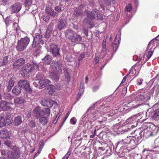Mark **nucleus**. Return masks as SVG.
<instances>
[{
    "instance_id": "nucleus-1",
    "label": "nucleus",
    "mask_w": 159,
    "mask_h": 159,
    "mask_svg": "<svg viewBox=\"0 0 159 159\" xmlns=\"http://www.w3.org/2000/svg\"><path fill=\"white\" fill-rule=\"evenodd\" d=\"M84 14L87 17L84 20L83 23L87 25H91L90 27V28L94 26L92 21L94 19H96L97 20H102L103 19L102 15L96 9H93L91 12L86 10L84 12Z\"/></svg>"
},
{
    "instance_id": "nucleus-2",
    "label": "nucleus",
    "mask_w": 159,
    "mask_h": 159,
    "mask_svg": "<svg viewBox=\"0 0 159 159\" xmlns=\"http://www.w3.org/2000/svg\"><path fill=\"white\" fill-rule=\"evenodd\" d=\"M30 40L28 37L22 38L17 42L16 48L19 52L24 51L27 47L30 42Z\"/></svg>"
},
{
    "instance_id": "nucleus-3",
    "label": "nucleus",
    "mask_w": 159,
    "mask_h": 159,
    "mask_svg": "<svg viewBox=\"0 0 159 159\" xmlns=\"http://www.w3.org/2000/svg\"><path fill=\"white\" fill-rule=\"evenodd\" d=\"M35 67L38 68L39 65L33 61L31 64H27L24 65L22 68V71L25 75H27L33 71Z\"/></svg>"
},
{
    "instance_id": "nucleus-4",
    "label": "nucleus",
    "mask_w": 159,
    "mask_h": 159,
    "mask_svg": "<svg viewBox=\"0 0 159 159\" xmlns=\"http://www.w3.org/2000/svg\"><path fill=\"white\" fill-rule=\"evenodd\" d=\"M49 51L54 57H60L61 55L60 53V48L56 44H52L50 46Z\"/></svg>"
},
{
    "instance_id": "nucleus-5",
    "label": "nucleus",
    "mask_w": 159,
    "mask_h": 159,
    "mask_svg": "<svg viewBox=\"0 0 159 159\" xmlns=\"http://www.w3.org/2000/svg\"><path fill=\"white\" fill-rule=\"evenodd\" d=\"M18 85L21 88L24 89L25 91L29 93L31 92V89L30 87L29 81L26 80H21L18 83Z\"/></svg>"
},
{
    "instance_id": "nucleus-6",
    "label": "nucleus",
    "mask_w": 159,
    "mask_h": 159,
    "mask_svg": "<svg viewBox=\"0 0 159 159\" xmlns=\"http://www.w3.org/2000/svg\"><path fill=\"white\" fill-rule=\"evenodd\" d=\"M34 37V41L32 45L33 48H35L41 41H43V36L40 34H36Z\"/></svg>"
},
{
    "instance_id": "nucleus-7",
    "label": "nucleus",
    "mask_w": 159,
    "mask_h": 159,
    "mask_svg": "<svg viewBox=\"0 0 159 159\" xmlns=\"http://www.w3.org/2000/svg\"><path fill=\"white\" fill-rule=\"evenodd\" d=\"M67 22L66 19L64 18H60L57 25V28L59 31L65 28L67 26Z\"/></svg>"
},
{
    "instance_id": "nucleus-8",
    "label": "nucleus",
    "mask_w": 159,
    "mask_h": 159,
    "mask_svg": "<svg viewBox=\"0 0 159 159\" xmlns=\"http://www.w3.org/2000/svg\"><path fill=\"white\" fill-rule=\"evenodd\" d=\"M50 82L51 81L50 80L46 79L45 77L44 79L41 80L38 82V86L39 89L43 88L46 86L47 84Z\"/></svg>"
},
{
    "instance_id": "nucleus-9",
    "label": "nucleus",
    "mask_w": 159,
    "mask_h": 159,
    "mask_svg": "<svg viewBox=\"0 0 159 159\" xmlns=\"http://www.w3.org/2000/svg\"><path fill=\"white\" fill-rule=\"evenodd\" d=\"M21 4L20 3H16L13 5L11 7V11L13 12H17L21 9Z\"/></svg>"
},
{
    "instance_id": "nucleus-10",
    "label": "nucleus",
    "mask_w": 159,
    "mask_h": 159,
    "mask_svg": "<svg viewBox=\"0 0 159 159\" xmlns=\"http://www.w3.org/2000/svg\"><path fill=\"white\" fill-rule=\"evenodd\" d=\"M83 7V6L81 5L74 10L73 15L75 17H78L80 16H81L83 15V13L81 9V8Z\"/></svg>"
},
{
    "instance_id": "nucleus-11",
    "label": "nucleus",
    "mask_w": 159,
    "mask_h": 159,
    "mask_svg": "<svg viewBox=\"0 0 159 159\" xmlns=\"http://www.w3.org/2000/svg\"><path fill=\"white\" fill-rule=\"evenodd\" d=\"M11 104L5 101H2L0 104V107L4 109H9L11 108Z\"/></svg>"
},
{
    "instance_id": "nucleus-12",
    "label": "nucleus",
    "mask_w": 159,
    "mask_h": 159,
    "mask_svg": "<svg viewBox=\"0 0 159 159\" xmlns=\"http://www.w3.org/2000/svg\"><path fill=\"white\" fill-rule=\"evenodd\" d=\"M81 39L82 37L80 36L75 34H74L71 38L70 39V40L74 43H79L81 40Z\"/></svg>"
},
{
    "instance_id": "nucleus-13",
    "label": "nucleus",
    "mask_w": 159,
    "mask_h": 159,
    "mask_svg": "<svg viewBox=\"0 0 159 159\" xmlns=\"http://www.w3.org/2000/svg\"><path fill=\"white\" fill-rule=\"evenodd\" d=\"M51 71L52 72H57L59 73H62V70L60 66H57V64L55 63L51 65Z\"/></svg>"
},
{
    "instance_id": "nucleus-14",
    "label": "nucleus",
    "mask_w": 159,
    "mask_h": 159,
    "mask_svg": "<svg viewBox=\"0 0 159 159\" xmlns=\"http://www.w3.org/2000/svg\"><path fill=\"white\" fill-rule=\"evenodd\" d=\"M45 11L47 13L53 17H55L57 13L54 11L52 8L50 6H47L45 9Z\"/></svg>"
},
{
    "instance_id": "nucleus-15",
    "label": "nucleus",
    "mask_w": 159,
    "mask_h": 159,
    "mask_svg": "<svg viewBox=\"0 0 159 159\" xmlns=\"http://www.w3.org/2000/svg\"><path fill=\"white\" fill-rule=\"evenodd\" d=\"M118 36L119 37V35L118 34H117L116 35L114 43L112 44V45L113 50L114 52H116V51L119 44V40L120 39H117Z\"/></svg>"
},
{
    "instance_id": "nucleus-16",
    "label": "nucleus",
    "mask_w": 159,
    "mask_h": 159,
    "mask_svg": "<svg viewBox=\"0 0 159 159\" xmlns=\"http://www.w3.org/2000/svg\"><path fill=\"white\" fill-rule=\"evenodd\" d=\"M25 59L23 58H20L16 61L13 64L14 67L16 68L18 66H20L25 63Z\"/></svg>"
},
{
    "instance_id": "nucleus-17",
    "label": "nucleus",
    "mask_w": 159,
    "mask_h": 159,
    "mask_svg": "<svg viewBox=\"0 0 159 159\" xmlns=\"http://www.w3.org/2000/svg\"><path fill=\"white\" fill-rule=\"evenodd\" d=\"M10 136L9 133L7 129H4L1 131L0 137L1 138H8Z\"/></svg>"
},
{
    "instance_id": "nucleus-18",
    "label": "nucleus",
    "mask_w": 159,
    "mask_h": 159,
    "mask_svg": "<svg viewBox=\"0 0 159 159\" xmlns=\"http://www.w3.org/2000/svg\"><path fill=\"white\" fill-rule=\"evenodd\" d=\"M62 73H59L57 72H52L51 74V79L56 81H58L60 78V75Z\"/></svg>"
},
{
    "instance_id": "nucleus-19",
    "label": "nucleus",
    "mask_w": 159,
    "mask_h": 159,
    "mask_svg": "<svg viewBox=\"0 0 159 159\" xmlns=\"http://www.w3.org/2000/svg\"><path fill=\"white\" fill-rule=\"evenodd\" d=\"M123 142L126 144H130L132 146H134L135 144L134 140L131 137L126 138L123 140Z\"/></svg>"
},
{
    "instance_id": "nucleus-20",
    "label": "nucleus",
    "mask_w": 159,
    "mask_h": 159,
    "mask_svg": "<svg viewBox=\"0 0 159 159\" xmlns=\"http://www.w3.org/2000/svg\"><path fill=\"white\" fill-rule=\"evenodd\" d=\"M42 102H46V106L48 107L47 108H44L43 109H50L51 107V106L52 103H54V101L49 99H43Z\"/></svg>"
},
{
    "instance_id": "nucleus-21",
    "label": "nucleus",
    "mask_w": 159,
    "mask_h": 159,
    "mask_svg": "<svg viewBox=\"0 0 159 159\" xmlns=\"http://www.w3.org/2000/svg\"><path fill=\"white\" fill-rule=\"evenodd\" d=\"M12 92L13 94L18 95L21 93V88L19 85L15 86L12 89Z\"/></svg>"
},
{
    "instance_id": "nucleus-22",
    "label": "nucleus",
    "mask_w": 159,
    "mask_h": 159,
    "mask_svg": "<svg viewBox=\"0 0 159 159\" xmlns=\"http://www.w3.org/2000/svg\"><path fill=\"white\" fill-rule=\"evenodd\" d=\"M15 81V78H12L9 80L8 82V86L7 87V89L8 92L11 90L12 87L14 86Z\"/></svg>"
},
{
    "instance_id": "nucleus-23",
    "label": "nucleus",
    "mask_w": 159,
    "mask_h": 159,
    "mask_svg": "<svg viewBox=\"0 0 159 159\" xmlns=\"http://www.w3.org/2000/svg\"><path fill=\"white\" fill-rule=\"evenodd\" d=\"M52 60V57L50 55H46L43 59V62L47 64H50Z\"/></svg>"
},
{
    "instance_id": "nucleus-24",
    "label": "nucleus",
    "mask_w": 159,
    "mask_h": 159,
    "mask_svg": "<svg viewBox=\"0 0 159 159\" xmlns=\"http://www.w3.org/2000/svg\"><path fill=\"white\" fill-rule=\"evenodd\" d=\"M35 113V117L38 119L40 116L43 115V110H34Z\"/></svg>"
},
{
    "instance_id": "nucleus-25",
    "label": "nucleus",
    "mask_w": 159,
    "mask_h": 159,
    "mask_svg": "<svg viewBox=\"0 0 159 159\" xmlns=\"http://www.w3.org/2000/svg\"><path fill=\"white\" fill-rule=\"evenodd\" d=\"M64 33L66 37L68 38L69 40L71 38V37L74 34L72 31L69 30H66Z\"/></svg>"
},
{
    "instance_id": "nucleus-26",
    "label": "nucleus",
    "mask_w": 159,
    "mask_h": 159,
    "mask_svg": "<svg viewBox=\"0 0 159 159\" xmlns=\"http://www.w3.org/2000/svg\"><path fill=\"white\" fill-rule=\"evenodd\" d=\"M48 117L43 116L39 118L40 122L43 125L47 124L48 122Z\"/></svg>"
},
{
    "instance_id": "nucleus-27",
    "label": "nucleus",
    "mask_w": 159,
    "mask_h": 159,
    "mask_svg": "<svg viewBox=\"0 0 159 159\" xmlns=\"http://www.w3.org/2000/svg\"><path fill=\"white\" fill-rule=\"evenodd\" d=\"M3 97L4 99L6 100H11L13 98V97L12 96L7 92L4 93L3 95Z\"/></svg>"
},
{
    "instance_id": "nucleus-28",
    "label": "nucleus",
    "mask_w": 159,
    "mask_h": 159,
    "mask_svg": "<svg viewBox=\"0 0 159 159\" xmlns=\"http://www.w3.org/2000/svg\"><path fill=\"white\" fill-rule=\"evenodd\" d=\"M24 99L22 97H16L14 99V102L16 103L21 104L24 102Z\"/></svg>"
},
{
    "instance_id": "nucleus-29",
    "label": "nucleus",
    "mask_w": 159,
    "mask_h": 159,
    "mask_svg": "<svg viewBox=\"0 0 159 159\" xmlns=\"http://www.w3.org/2000/svg\"><path fill=\"white\" fill-rule=\"evenodd\" d=\"M22 121L20 116H17L16 117L14 120V124L15 125H20L22 122Z\"/></svg>"
},
{
    "instance_id": "nucleus-30",
    "label": "nucleus",
    "mask_w": 159,
    "mask_h": 159,
    "mask_svg": "<svg viewBox=\"0 0 159 159\" xmlns=\"http://www.w3.org/2000/svg\"><path fill=\"white\" fill-rule=\"evenodd\" d=\"M64 76L66 79L68 81H70V76L69 73L68 72L66 69H64Z\"/></svg>"
},
{
    "instance_id": "nucleus-31",
    "label": "nucleus",
    "mask_w": 159,
    "mask_h": 159,
    "mask_svg": "<svg viewBox=\"0 0 159 159\" xmlns=\"http://www.w3.org/2000/svg\"><path fill=\"white\" fill-rule=\"evenodd\" d=\"M7 124L5 118L2 117H0V127H2L6 126Z\"/></svg>"
},
{
    "instance_id": "nucleus-32",
    "label": "nucleus",
    "mask_w": 159,
    "mask_h": 159,
    "mask_svg": "<svg viewBox=\"0 0 159 159\" xmlns=\"http://www.w3.org/2000/svg\"><path fill=\"white\" fill-rule=\"evenodd\" d=\"M44 145V142L43 141L40 142L39 143V148L38 152L36 154V155L38 154V155L41 152L43 148Z\"/></svg>"
},
{
    "instance_id": "nucleus-33",
    "label": "nucleus",
    "mask_w": 159,
    "mask_h": 159,
    "mask_svg": "<svg viewBox=\"0 0 159 159\" xmlns=\"http://www.w3.org/2000/svg\"><path fill=\"white\" fill-rule=\"evenodd\" d=\"M152 134V132L147 129H145L144 130L143 135L146 138H148L151 136Z\"/></svg>"
},
{
    "instance_id": "nucleus-34",
    "label": "nucleus",
    "mask_w": 159,
    "mask_h": 159,
    "mask_svg": "<svg viewBox=\"0 0 159 159\" xmlns=\"http://www.w3.org/2000/svg\"><path fill=\"white\" fill-rule=\"evenodd\" d=\"M145 97L142 94L138 95L136 97L135 99L138 101H143L144 100Z\"/></svg>"
},
{
    "instance_id": "nucleus-35",
    "label": "nucleus",
    "mask_w": 159,
    "mask_h": 159,
    "mask_svg": "<svg viewBox=\"0 0 159 159\" xmlns=\"http://www.w3.org/2000/svg\"><path fill=\"white\" fill-rule=\"evenodd\" d=\"M36 78L37 80L41 81V80L44 79L45 77L41 73H38L36 75Z\"/></svg>"
},
{
    "instance_id": "nucleus-36",
    "label": "nucleus",
    "mask_w": 159,
    "mask_h": 159,
    "mask_svg": "<svg viewBox=\"0 0 159 159\" xmlns=\"http://www.w3.org/2000/svg\"><path fill=\"white\" fill-rule=\"evenodd\" d=\"M5 119L8 125H9L11 123V119L10 115L7 114Z\"/></svg>"
},
{
    "instance_id": "nucleus-37",
    "label": "nucleus",
    "mask_w": 159,
    "mask_h": 159,
    "mask_svg": "<svg viewBox=\"0 0 159 159\" xmlns=\"http://www.w3.org/2000/svg\"><path fill=\"white\" fill-rule=\"evenodd\" d=\"M66 59L68 62H72L73 60V58L72 57L71 54L70 53H68L67 55Z\"/></svg>"
},
{
    "instance_id": "nucleus-38",
    "label": "nucleus",
    "mask_w": 159,
    "mask_h": 159,
    "mask_svg": "<svg viewBox=\"0 0 159 159\" xmlns=\"http://www.w3.org/2000/svg\"><path fill=\"white\" fill-rule=\"evenodd\" d=\"M152 117L155 119L159 116V110H155L153 112Z\"/></svg>"
},
{
    "instance_id": "nucleus-39",
    "label": "nucleus",
    "mask_w": 159,
    "mask_h": 159,
    "mask_svg": "<svg viewBox=\"0 0 159 159\" xmlns=\"http://www.w3.org/2000/svg\"><path fill=\"white\" fill-rule=\"evenodd\" d=\"M52 32V31L47 29L45 34V37L48 38L51 35Z\"/></svg>"
},
{
    "instance_id": "nucleus-40",
    "label": "nucleus",
    "mask_w": 159,
    "mask_h": 159,
    "mask_svg": "<svg viewBox=\"0 0 159 159\" xmlns=\"http://www.w3.org/2000/svg\"><path fill=\"white\" fill-rule=\"evenodd\" d=\"M50 88H53L54 89H56L57 90H59L61 86L59 84H57L54 85H50Z\"/></svg>"
},
{
    "instance_id": "nucleus-41",
    "label": "nucleus",
    "mask_w": 159,
    "mask_h": 159,
    "mask_svg": "<svg viewBox=\"0 0 159 159\" xmlns=\"http://www.w3.org/2000/svg\"><path fill=\"white\" fill-rule=\"evenodd\" d=\"M8 62V57L5 56L3 58L2 65L3 66L7 64Z\"/></svg>"
},
{
    "instance_id": "nucleus-42",
    "label": "nucleus",
    "mask_w": 159,
    "mask_h": 159,
    "mask_svg": "<svg viewBox=\"0 0 159 159\" xmlns=\"http://www.w3.org/2000/svg\"><path fill=\"white\" fill-rule=\"evenodd\" d=\"M51 107L52 108H51L52 109H58L59 106L57 103L54 101V103H52V105Z\"/></svg>"
},
{
    "instance_id": "nucleus-43",
    "label": "nucleus",
    "mask_w": 159,
    "mask_h": 159,
    "mask_svg": "<svg viewBox=\"0 0 159 159\" xmlns=\"http://www.w3.org/2000/svg\"><path fill=\"white\" fill-rule=\"evenodd\" d=\"M153 90L154 92V91L155 90V92L157 94L159 93V87L157 86H154L152 89Z\"/></svg>"
},
{
    "instance_id": "nucleus-44",
    "label": "nucleus",
    "mask_w": 159,
    "mask_h": 159,
    "mask_svg": "<svg viewBox=\"0 0 159 159\" xmlns=\"http://www.w3.org/2000/svg\"><path fill=\"white\" fill-rule=\"evenodd\" d=\"M71 154V151L69 150L65 155L61 159H68Z\"/></svg>"
},
{
    "instance_id": "nucleus-45",
    "label": "nucleus",
    "mask_w": 159,
    "mask_h": 159,
    "mask_svg": "<svg viewBox=\"0 0 159 159\" xmlns=\"http://www.w3.org/2000/svg\"><path fill=\"white\" fill-rule=\"evenodd\" d=\"M153 90L152 89L150 91L149 93H148L147 97H148V100H150L151 96H152L153 93Z\"/></svg>"
},
{
    "instance_id": "nucleus-46",
    "label": "nucleus",
    "mask_w": 159,
    "mask_h": 159,
    "mask_svg": "<svg viewBox=\"0 0 159 159\" xmlns=\"http://www.w3.org/2000/svg\"><path fill=\"white\" fill-rule=\"evenodd\" d=\"M43 20H44V21L46 22H48L49 21V20L50 19V16H47V15L43 16Z\"/></svg>"
},
{
    "instance_id": "nucleus-47",
    "label": "nucleus",
    "mask_w": 159,
    "mask_h": 159,
    "mask_svg": "<svg viewBox=\"0 0 159 159\" xmlns=\"http://www.w3.org/2000/svg\"><path fill=\"white\" fill-rule=\"evenodd\" d=\"M54 25L53 23L51 22L49 25L47 29L53 31Z\"/></svg>"
},
{
    "instance_id": "nucleus-48",
    "label": "nucleus",
    "mask_w": 159,
    "mask_h": 159,
    "mask_svg": "<svg viewBox=\"0 0 159 159\" xmlns=\"http://www.w3.org/2000/svg\"><path fill=\"white\" fill-rule=\"evenodd\" d=\"M85 56V54L84 52L81 53L79 56L78 60L80 61L82 58H84Z\"/></svg>"
},
{
    "instance_id": "nucleus-49",
    "label": "nucleus",
    "mask_w": 159,
    "mask_h": 159,
    "mask_svg": "<svg viewBox=\"0 0 159 159\" xmlns=\"http://www.w3.org/2000/svg\"><path fill=\"white\" fill-rule=\"evenodd\" d=\"M50 110H43V115H46L48 116H49L50 112Z\"/></svg>"
},
{
    "instance_id": "nucleus-50",
    "label": "nucleus",
    "mask_w": 159,
    "mask_h": 159,
    "mask_svg": "<svg viewBox=\"0 0 159 159\" xmlns=\"http://www.w3.org/2000/svg\"><path fill=\"white\" fill-rule=\"evenodd\" d=\"M70 122L73 125H75L76 123V118L74 117H72L70 120Z\"/></svg>"
},
{
    "instance_id": "nucleus-51",
    "label": "nucleus",
    "mask_w": 159,
    "mask_h": 159,
    "mask_svg": "<svg viewBox=\"0 0 159 159\" xmlns=\"http://www.w3.org/2000/svg\"><path fill=\"white\" fill-rule=\"evenodd\" d=\"M32 0H25V3L27 6H30L32 3Z\"/></svg>"
},
{
    "instance_id": "nucleus-52",
    "label": "nucleus",
    "mask_w": 159,
    "mask_h": 159,
    "mask_svg": "<svg viewBox=\"0 0 159 159\" xmlns=\"http://www.w3.org/2000/svg\"><path fill=\"white\" fill-rule=\"evenodd\" d=\"M153 54V52L152 51H149L148 52V54L147 55V58L148 59H149L150 57L152 56Z\"/></svg>"
},
{
    "instance_id": "nucleus-53",
    "label": "nucleus",
    "mask_w": 159,
    "mask_h": 159,
    "mask_svg": "<svg viewBox=\"0 0 159 159\" xmlns=\"http://www.w3.org/2000/svg\"><path fill=\"white\" fill-rule=\"evenodd\" d=\"M56 63H55L56 64H57V66H60L61 67V66H62V64L60 61H59L58 60H56Z\"/></svg>"
},
{
    "instance_id": "nucleus-54",
    "label": "nucleus",
    "mask_w": 159,
    "mask_h": 159,
    "mask_svg": "<svg viewBox=\"0 0 159 159\" xmlns=\"http://www.w3.org/2000/svg\"><path fill=\"white\" fill-rule=\"evenodd\" d=\"M50 88V90L49 91L48 93L49 94L52 95L54 92L55 90L53 88Z\"/></svg>"
},
{
    "instance_id": "nucleus-55",
    "label": "nucleus",
    "mask_w": 159,
    "mask_h": 159,
    "mask_svg": "<svg viewBox=\"0 0 159 159\" xmlns=\"http://www.w3.org/2000/svg\"><path fill=\"white\" fill-rule=\"evenodd\" d=\"M55 10L56 11L59 12L61 10V7L60 6H57L55 7Z\"/></svg>"
},
{
    "instance_id": "nucleus-56",
    "label": "nucleus",
    "mask_w": 159,
    "mask_h": 159,
    "mask_svg": "<svg viewBox=\"0 0 159 159\" xmlns=\"http://www.w3.org/2000/svg\"><path fill=\"white\" fill-rule=\"evenodd\" d=\"M112 0H105V3L107 5L109 6Z\"/></svg>"
},
{
    "instance_id": "nucleus-57",
    "label": "nucleus",
    "mask_w": 159,
    "mask_h": 159,
    "mask_svg": "<svg viewBox=\"0 0 159 159\" xmlns=\"http://www.w3.org/2000/svg\"><path fill=\"white\" fill-rule=\"evenodd\" d=\"M126 9L127 11H130L131 9V7L130 5L128 4L126 7Z\"/></svg>"
},
{
    "instance_id": "nucleus-58",
    "label": "nucleus",
    "mask_w": 159,
    "mask_h": 159,
    "mask_svg": "<svg viewBox=\"0 0 159 159\" xmlns=\"http://www.w3.org/2000/svg\"><path fill=\"white\" fill-rule=\"evenodd\" d=\"M61 113L60 112H59V113L57 114V115L56 116V117L55 118V120H56V122H57V121L58 120L59 116L61 115Z\"/></svg>"
},
{
    "instance_id": "nucleus-59",
    "label": "nucleus",
    "mask_w": 159,
    "mask_h": 159,
    "mask_svg": "<svg viewBox=\"0 0 159 159\" xmlns=\"http://www.w3.org/2000/svg\"><path fill=\"white\" fill-rule=\"evenodd\" d=\"M106 39H104L103 40V43H102V47L103 49L106 48Z\"/></svg>"
},
{
    "instance_id": "nucleus-60",
    "label": "nucleus",
    "mask_w": 159,
    "mask_h": 159,
    "mask_svg": "<svg viewBox=\"0 0 159 159\" xmlns=\"http://www.w3.org/2000/svg\"><path fill=\"white\" fill-rule=\"evenodd\" d=\"M4 143L5 144L8 146H9L11 144L10 142L8 140L5 141L4 142Z\"/></svg>"
},
{
    "instance_id": "nucleus-61",
    "label": "nucleus",
    "mask_w": 159,
    "mask_h": 159,
    "mask_svg": "<svg viewBox=\"0 0 159 159\" xmlns=\"http://www.w3.org/2000/svg\"><path fill=\"white\" fill-rule=\"evenodd\" d=\"M128 75H126V76H125L124 77V78H123V79L121 82V84H123L125 82V80H126V78H127V77H128Z\"/></svg>"
},
{
    "instance_id": "nucleus-62",
    "label": "nucleus",
    "mask_w": 159,
    "mask_h": 159,
    "mask_svg": "<svg viewBox=\"0 0 159 159\" xmlns=\"http://www.w3.org/2000/svg\"><path fill=\"white\" fill-rule=\"evenodd\" d=\"M30 124L31 125V126L32 127H35V123L33 121H31V122L30 123Z\"/></svg>"
},
{
    "instance_id": "nucleus-63",
    "label": "nucleus",
    "mask_w": 159,
    "mask_h": 159,
    "mask_svg": "<svg viewBox=\"0 0 159 159\" xmlns=\"http://www.w3.org/2000/svg\"><path fill=\"white\" fill-rule=\"evenodd\" d=\"M99 60V58L98 57H95L94 59V62L95 64H97Z\"/></svg>"
},
{
    "instance_id": "nucleus-64",
    "label": "nucleus",
    "mask_w": 159,
    "mask_h": 159,
    "mask_svg": "<svg viewBox=\"0 0 159 159\" xmlns=\"http://www.w3.org/2000/svg\"><path fill=\"white\" fill-rule=\"evenodd\" d=\"M1 153L2 155H5L6 154V152L4 150H2L1 151Z\"/></svg>"
}]
</instances>
